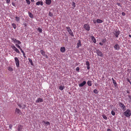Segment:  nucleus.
I'll use <instances>...</instances> for the list:
<instances>
[{
    "instance_id": "obj_1",
    "label": "nucleus",
    "mask_w": 131,
    "mask_h": 131,
    "mask_svg": "<svg viewBox=\"0 0 131 131\" xmlns=\"http://www.w3.org/2000/svg\"><path fill=\"white\" fill-rule=\"evenodd\" d=\"M14 59L16 66L17 67H19V60L17 57H15L14 58Z\"/></svg>"
},
{
    "instance_id": "obj_2",
    "label": "nucleus",
    "mask_w": 131,
    "mask_h": 131,
    "mask_svg": "<svg viewBox=\"0 0 131 131\" xmlns=\"http://www.w3.org/2000/svg\"><path fill=\"white\" fill-rule=\"evenodd\" d=\"M113 33L116 37H118L119 35L120 31L117 29L115 30L113 32Z\"/></svg>"
},
{
    "instance_id": "obj_3",
    "label": "nucleus",
    "mask_w": 131,
    "mask_h": 131,
    "mask_svg": "<svg viewBox=\"0 0 131 131\" xmlns=\"http://www.w3.org/2000/svg\"><path fill=\"white\" fill-rule=\"evenodd\" d=\"M119 105L122 110L124 111L125 110L126 107L121 102H119Z\"/></svg>"
},
{
    "instance_id": "obj_4",
    "label": "nucleus",
    "mask_w": 131,
    "mask_h": 131,
    "mask_svg": "<svg viewBox=\"0 0 131 131\" xmlns=\"http://www.w3.org/2000/svg\"><path fill=\"white\" fill-rule=\"evenodd\" d=\"M11 47L17 53H19L20 52L19 50L14 45H11Z\"/></svg>"
},
{
    "instance_id": "obj_5",
    "label": "nucleus",
    "mask_w": 131,
    "mask_h": 131,
    "mask_svg": "<svg viewBox=\"0 0 131 131\" xmlns=\"http://www.w3.org/2000/svg\"><path fill=\"white\" fill-rule=\"evenodd\" d=\"M84 27L85 30L87 31H89L90 30V27L88 24H85L84 25Z\"/></svg>"
},
{
    "instance_id": "obj_6",
    "label": "nucleus",
    "mask_w": 131,
    "mask_h": 131,
    "mask_svg": "<svg viewBox=\"0 0 131 131\" xmlns=\"http://www.w3.org/2000/svg\"><path fill=\"white\" fill-rule=\"evenodd\" d=\"M96 53L97 54L101 57H103V55L102 53L99 50H96Z\"/></svg>"
},
{
    "instance_id": "obj_7",
    "label": "nucleus",
    "mask_w": 131,
    "mask_h": 131,
    "mask_svg": "<svg viewBox=\"0 0 131 131\" xmlns=\"http://www.w3.org/2000/svg\"><path fill=\"white\" fill-rule=\"evenodd\" d=\"M17 105L20 108L22 109L25 108L26 105L25 104H17Z\"/></svg>"
},
{
    "instance_id": "obj_8",
    "label": "nucleus",
    "mask_w": 131,
    "mask_h": 131,
    "mask_svg": "<svg viewBox=\"0 0 131 131\" xmlns=\"http://www.w3.org/2000/svg\"><path fill=\"white\" fill-rule=\"evenodd\" d=\"M114 48L115 50H119L120 48L119 46L117 43L114 46Z\"/></svg>"
},
{
    "instance_id": "obj_9",
    "label": "nucleus",
    "mask_w": 131,
    "mask_h": 131,
    "mask_svg": "<svg viewBox=\"0 0 131 131\" xmlns=\"http://www.w3.org/2000/svg\"><path fill=\"white\" fill-rule=\"evenodd\" d=\"M124 113L125 114V115H131V111L127 109L126 111Z\"/></svg>"
},
{
    "instance_id": "obj_10",
    "label": "nucleus",
    "mask_w": 131,
    "mask_h": 131,
    "mask_svg": "<svg viewBox=\"0 0 131 131\" xmlns=\"http://www.w3.org/2000/svg\"><path fill=\"white\" fill-rule=\"evenodd\" d=\"M15 112L16 114H20L21 113V111L19 109L16 108L15 110Z\"/></svg>"
},
{
    "instance_id": "obj_11",
    "label": "nucleus",
    "mask_w": 131,
    "mask_h": 131,
    "mask_svg": "<svg viewBox=\"0 0 131 131\" xmlns=\"http://www.w3.org/2000/svg\"><path fill=\"white\" fill-rule=\"evenodd\" d=\"M90 38H91L93 42L94 43H95L96 42V39L95 38V37L93 36H90Z\"/></svg>"
},
{
    "instance_id": "obj_12",
    "label": "nucleus",
    "mask_w": 131,
    "mask_h": 131,
    "mask_svg": "<svg viewBox=\"0 0 131 131\" xmlns=\"http://www.w3.org/2000/svg\"><path fill=\"white\" fill-rule=\"evenodd\" d=\"M81 46V41L80 40L78 41V42L77 43V46L76 48H78L80 47Z\"/></svg>"
},
{
    "instance_id": "obj_13",
    "label": "nucleus",
    "mask_w": 131,
    "mask_h": 131,
    "mask_svg": "<svg viewBox=\"0 0 131 131\" xmlns=\"http://www.w3.org/2000/svg\"><path fill=\"white\" fill-rule=\"evenodd\" d=\"M86 83L85 81H84L82 83L80 84H79V86L80 87H82L86 84Z\"/></svg>"
},
{
    "instance_id": "obj_14",
    "label": "nucleus",
    "mask_w": 131,
    "mask_h": 131,
    "mask_svg": "<svg viewBox=\"0 0 131 131\" xmlns=\"http://www.w3.org/2000/svg\"><path fill=\"white\" fill-rule=\"evenodd\" d=\"M43 100L42 99L39 98H38L37 100L36 101V103H38L39 102H41L43 101Z\"/></svg>"
},
{
    "instance_id": "obj_15",
    "label": "nucleus",
    "mask_w": 131,
    "mask_h": 131,
    "mask_svg": "<svg viewBox=\"0 0 131 131\" xmlns=\"http://www.w3.org/2000/svg\"><path fill=\"white\" fill-rule=\"evenodd\" d=\"M65 48L64 47H62L60 49L61 51L63 53L65 52Z\"/></svg>"
},
{
    "instance_id": "obj_16",
    "label": "nucleus",
    "mask_w": 131,
    "mask_h": 131,
    "mask_svg": "<svg viewBox=\"0 0 131 131\" xmlns=\"http://www.w3.org/2000/svg\"><path fill=\"white\" fill-rule=\"evenodd\" d=\"M36 4L37 5H40L41 6H42L43 5V2L42 1H38Z\"/></svg>"
},
{
    "instance_id": "obj_17",
    "label": "nucleus",
    "mask_w": 131,
    "mask_h": 131,
    "mask_svg": "<svg viewBox=\"0 0 131 131\" xmlns=\"http://www.w3.org/2000/svg\"><path fill=\"white\" fill-rule=\"evenodd\" d=\"M51 0H46V3L47 5H50L51 3Z\"/></svg>"
},
{
    "instance_id": "obj_18",
    "label": "nucleus",
    "mask_w": 131,
    "mask_h": 131,
    "mask_svg": "<svg viewBox=\"0 0 131 131\" xmlns=\"http://www.w3.org/2000/svg\"><path fill=\"white\" fill-rule=\"evenodd\" d=\"M96 21L97 23H102L103 22V21L102 20L99 19L96 20Z\"/></svg>"
},
{
    "instance_id": "obj_19",
    "label": "nucleus",
    "mask_w": 131,
    "mask_h": 131,
    "mask_svg": "<svg viewBox=\"0 0 131 131\" xmlns=\"http://www.w3.org/2000/svg\"><path fill=\"white\" fill-rule=\"evenodd\" d=\"M68 32H69V34L72 36H73L74 35L73 34V33L72 31V30L71 29L69 31H68Z\"/></svg>"
},
{
    "instance_id": "obj_20",
    "label": "nucleus",
    "mask_w": 131,
    "mask_h": 131,
    "mask_svg": "<svg viewBox=\"0 0 131 131\" xmlns=\"http://www.w3.org/2000/svg\"><path fill=\"white\" fill-rule=\"evenodd\" d=\"M15 20L17 22H19L20 21V18L19 17L16 16L15 17Z\"/></svg>"
},
{
    "instance_id": "obj_21",
    "label": "nucleus",
    "mask_w": 131,
    "mask_h": 131,
    "mask_svg": "<svg viewBox=\"0 0 131 131\" xmlns=\"http://www.w3.org/2000/svg\"><path fill=\"white\" fill-rule=\"evenodd\" d=\"M87 83L88 85H89V86H91L92 85L91 82L89 80L87 82Z\"/></svg>"
},
{
    "instance_id": "obj_22",
    "label": "nucleus",
    "mask_w": 131,
    "mask_h": 131,
    "mask_svg": "<svg viewBox=\"0 0 131 131\" xmlns=\"http://www.w3.org/2000/svg\"><path fill=\"white\" fill-rule=\"evenodd\" d=\"M40 52L41 54L43 56H45V52L42 50H41L40 51Z\"/></svg>"
},
{
    "instance_id": "obj_23",
    "label": "nucleus",
    "mask_w": 131,
    "mask_h": 131,
    "mask_svg": "<svg viewBox=\"0 0 131 131\" xmlns=\"http://www.w3.org/2000/svg\"><path fill=\"white\" fill-rule=\"evenodd\" d=\"M28 60H29V61L30 62L32 66H33V64L32 60L30 58H28Z\"/></svg>"
},
{
    "instance_id": "obj_24",
    "label": "nucleus",
    "mask_w": 131,
    "mask_h": 131,
    "mask_svg": "<svg viewBox=\"0 0 131 131\" xmlns=\"http://www.w3.org/2000/svg\"><path fill=\"white\" fill-rule=\"evenodd\" d=\"M28 13L29 15V16L31 18H32L33 17V16L32 14L30 12H28Z\"/></svg>"
},
{
    "instance_id": "obj_25",
    "label": "nucleus",
    "mask_w": 131,
    "mask_h": 131,
    "mask_svg": "<svg viewBox=\"0 0 131 131\" xmlns=\"http://www.w3.org/2000/svg\"><path fill=\"white\" fill-rule=\"evenodd\" d=\"M12 26L13 28L15 29H16V25L14 23H12Z\"/></svg>"
},
{
    "instance_id": "obj_26",
    "label": "nucleus",
    "mask_w": 131,
    "mask_h": 131,
    "mask_svg": "<svg viewBox=\"0 0 131 131\" xmlns=\"http://www.w3.org/2000/svg\"><path fill=\"white\" fill-rule=\"evenodd\" d=\"M37 30L40 33H41L42 31V29L40 28H38L37 29Z\"/></svg>"
},
{
    "instance_id": "obj_27",
    "label": "nucleus",
    "mask_w": 131,
    "mask_h": 131,
    "mask_svg": "<svg viewBox=\"0 0 131 131\" xmlns=\"http://www.w3.org/2000/svg\"><path fill=\"white\" fill-rule=\"evenodd\" d=\"M11 39L12 40H13V41L14 42V43L16 42L18 40L16 39H14V38H11Z\"/></svg>"
},
{
    "instance_id": "obj_28",
    "label": "nucleus",
    "mask_w": 131,
    "mask_h": 131,
    "mask_svg": "<svg viewBox=\"0 0 131 131\" xmlns=\"http://www.w3.org/2000/svg\"><path fill=\"white\" fill-rule=\"evenodd\" d=\"M93 92L94 93H95V94H97L98 93V92L97 90V89H95L93 90Z\"/></svg>"
},
{
    "instance_id": "obj_29",
    "label": "nucleus",
    "mask_w": 131,
    "mask_h": 131,
    "mask_svg": "<svg viewBox=\"0 0 131 131\" xmlns=\"http://www.w3.org/2000/svg\"><path fill=\"white\" fill-rule=\"evenodd\" d=\"M45 124H47V125H49L50 124V123L48 121H46V122H45L43 121V122Z\"/></svg>"
},
{
    "instance_id": "obj_30",
    "label": "nucleus",
    "mask_w": 131,
    "mask_h": 131,
    "mask_svg": "<svg viewBox=\"0 0 131 131\" xmlns=\"http://www.w3.org/2000/svg\"><path fill=\"white\" fill-rule=\"evenodd\" d=\"M106 41V39L105 38H104L102 40V42L103 43H105Z\"/></svg>"
},
{
    "instance_id": "obj_31",
    "label": "nucleus",
    "mask_w": 131,
    "mask_h": 131,
    "mask_svg": "<svg viewBox=\"0 0 131 131\" xmlns=\"http://www.w3.org/2000/svg\"><path fill=\"white\" fill-rule=\"evenodd\" d=\"M64 86H60L59 87V89L61 90H62L64 89Z\"/></svg>"
},
{
    "instance_id": "obj_32",
    "label": "nucleus",
    "mask_w": 131,
    "mask_h": 131,
    "mask_svg": "<svg viewBox=\"0 0 131 131\" xmlns=\"http://www.w3.org/2000/svg\"><path fill=\"white\" fill-rule=\"evenodd\" d=\"M49 16L52 17L53 16V15L51 12H49Z\"/></svg>"
},
{
    "instance_id": "obj_33",
    "label": "nucleus",
    "mask_w": 131,
    "mask_h": 131,
    "mask_svg": "<svg viewBox=\"0 0 131 131\" xmlns=\"http://www.w3.org/2000/svg\"><path fill=\"white\" fill-rule=\"evenodd\" d=\"M26 2L27 3L28 5H29L30 4V1L29 0H26Z\"/></svg>"
},
{
    "instance_id": "obj_34",
    "label": "nucleus",
    "mask_w": 131,
    "mask_h": 131,
    "mask_svg": "<svg viewBox=\"0 0 131 131\" xmlns=\"http://www.w3.org/2000/svg\"><path fill=\"white\" fill-rule=\"evenodd\" d=\"M86 66H90V65L89 62L88 61L86 62Z\"/></svg>"
},
{
    "instance_id": "obj_35",
    "label": "nucleus",
    "mask_w": 131,
    "mask_h": 131,
    "mask_svg": "<svg viewBox=\"0 0 131 131\" xmlns=\"http://www.w3.org/2000/svg\"><path fill=\"white\" fill-rule=\"evenodd\" d=\"M102 116L106 120L107 119V117L105 116V115H102Z\"/></svg>"
},
{
    "instance_id": "obj_36",
    "label": "nucleus",
    "mask_w": 131,
    "mask_h": 131,
    "mask_svg": "<svg viewBox=\"0 0 131 131\" xmlns=\"http://www.w3.org/2000/svg\"><path fill=\"white\" fill-rule=\"evenodd\" d=\"M16 46L19 49H21V48L20 47V46L18 45H17V44H16Z\"/></svg>"
},
{
    "instance_id": "obj_37",
    "label": "nucleus",
    "mask_w": 131,
    "mask_h": 131,
    "mask_svg": "<svg viewBox=\"0 0 131 131\" xmlns=\"http://www.w3.org/2000/svg\"><path fill=\"white\" fill-rule=\"evenodd\" d=\"M113 83L114 84L115 86H116V85L117 84L116 81L115 80L113 81Z\"/></svg>"
},
{
    "instance_id": "obj_38",
    "label": "nucleus",
    "mask_w": 131,
    "mask_h": 131,
    "mask_svg": "<svg viewBox=\"0 0 131 131\" xmlns=\"http://www.w3.org/2000/svg\"><path fill=\"white\" fill-rule=\"evenodd\" d=\"M67 31H69L71 29H70V27H66Z\"/></svg>"
},
{
    "instance_id": "obj_39",
    "label": "nucleus",
    "mask_w": 131,
    "mask_h": 131,
    "mask_svg": "<svg viewBox=\"0 0 131 131\" xmlns=\"http://www.w3.org/2000/svg\"><path fill=\"white\" fill-rule=\"evenodd\" d=\"M72 5L74 7H75V3L74 2H72Z\"/></svg>"
},
{
    "instance_id": "obj_40",
    "label": "nucleus",
    "mask_w": 131,
    "mask_h": 131,
    "mask_svg": "<svg viewBox=\"0 0 131 131\" xmlns=\"http://www.w3.org/2000/svg\"><path fill=\"white\" fill-rule=\"evenodd\" d=\"M12 127H13V126L12 124H10L9 126V129H12Z\"/></svg>"
},
{
    "instance_id": "obj_41",
    "label": "nucleus",
    "mask_w": 131,
    "mask_h": 131,
    "mask_svg": "<svg viewBox=\"0 0 131 131\" xmlns=\"http://www.w3.org/2000/svg\"><path fill=\"white\" fill-rule=\"evenodd\" d=\"M23 25L26 27L27 26V23L25 22H24L23 23Z\"/></svg>"
},
{
    "instance_id": "obj_42",
    "label": "nucleus",
    "mask_w": 131,
    "mask_h": 131,
    "mask_svg": "<svg viewBox=\"0 0 131 131\" xmlns=\"http://www.w3.org/2000/svg\"><path fill=\"white\" fill-rule=\"evenodd\" d=\"M8 70L10 71H13L11 67H9L8 68Z\"/></svg>"
},
{
    "instance_id": "obj_43",
    "label": "nucleus",
    "mask_w": 131,
    "mask_h": 131,
    "mask_svg": "<svg viewBox=\"0 0 131 131\" xmlns=\"http://www.w3.org/2000/svg\"><path fill=\"white\" fill-rule=\"evenodd\" d=\"M112 115H115V113L113 111H111Z\"/></svg>"
},
{
    "instance_id": "obj_44",
    "label": "nucleus",
    "mask_w": 131,
    "mask_h": 131,
    "mask_svg": "<svg viewBox=\"0 0 131 131\" xmlns=\"http://www.w3.org/2000/svg\"><path fill=\"white\" fill-rule=\"evenodd\" d=\"M116 4L118 6H119L120 7H122L120 4L119 3H117Z\"/></svg>"
},
{
    "instance_id": "obj_45",
    "label": "nucleus",
    "mask_w": 131,
    "mask_h": 131,
    "mask_svg": "<svg viewBox=\"0 0 131 131\" xmlns=\"http://www.w3.org/2000/svg\"><path fill=\"white\" fill-rule=\"evenodd\" d=\"M16 42H17L19 45L21 43V42L18 40H17Z\"/></svg>"
},
{
    "instance_id": "obj_46",
    "label": "nucleus",
    "mask_w": 131,
    "mask_h": 131,
    "mask_svg": "<svg viewBox=\"0 0 131 131\" xmlns=\"http://www.w3.org/2000/svg\"><path fill=\"white\" fill-rule=\"evenodd\" d=\"M79 67H77L76 69V70L77 71H79Z\"/></svg>"
},
{
    "instance_id": "obj_47",
    "label": "nucleus",
    "mask_w": 131,
    "mask_h": 131,
    "mask_svg": "<svg viewBox=\"0 0 131 131\" xmlns=\"http://www.w3.org/2000/svg\"><path fill=\"white\" fill-rule=\"evenodd\" d=\"M6 2L7 3H9L10 2V0H6Z\"/></svg>"
},
{
    "instance_id": "obj_48",
    "label": "nucleus",
    "mask_w": 131,
    "mask_h": 131,
    "mask_svg": "<svg viewBox=\"0 0 131 131\" xmlns=\"http://www.w3.org/2000/svg\"><path fill=\"white\" fill-rule=\"evenodd\" d=\"M122 14L123 16H125V14L124 12H122Z\"/></svg>"
},
{
    "instance_id": "obj_49",
    "label": "nucleus",
    "mask_w": 131,
    "mask_h": 131,
    "mask_svg": "<svg viewBox=\"0 0 131 131\" xmlns=\"http://www.w3.org/2000/svg\"><path fill=\"white\" fill-rule=\"evenodd\" d=\"M46 58H48V57L47 54H45V56H44Z\"/></svg>"
},
{
    "instance_id": "obj_50",
    "label": "nucleus",
    "mask_w": 131,
    "mask_h": 131,
    "mask_svg": "<svg viewBox=\"0 0 131 131\" xmlns=\"http://www.w3.org/2000/svg\"><path fill=\"white\" fill-rule=\"evenodd\" d=\"M20 50L21 51V52L23 54L25 53L24 51L22 50L21 49H20Z\"/></svg>"
},
{
    "instance_id": "obj_51",
    "label": "nucleus",
    "mask_w": 131,
    "mask_h": 131,
    "mask_svg": "<svg viewBox=\"0 0 131 131\" xmlns=\"http://www.w3.org/2000/svg\"><path fill=\"white\" fill-rule=\"evenodd\" d=\"M87 69L88 70H89L90 69V66H87Z\"/></svg>"
},
{
    "instance_id": "obj_52",
    "label": "nucleus",
    "mask_w": 131,
    "mask_h": 131,
    "mask_svg": "<svg viewBox=\"0 0 131 131\" xmlns=\"http://www.w3.org/2000/svg\"><path fill=\"white\" fill-rule=\"evenodd\" d=\"M12 5L14 6H15V3H13L12 2Z\"/></svg>"
},
{
    "instance_id": "obj_53",
    "label": "nucleus",
    "mask_w": 131,
    "mask_h": 131,
    "mask_svg": "<svg viewBox=\"0 0 131 131\" xmlns=\"http://www.w3.org/2000/svg\"><path fill=\"white\" fill-rule=\"evenodd\" d=\"M23 54V56L24 57V58H26V57L25 56V53H24V54Z\"/></svg>"
},
{
    "instance_id": "obj_54",
    "label": "nucleus",
    "mask_w": 131,
    "mask_h": 131,
    "mask_svg": "<svg viewBox=\"0 0 131 131\" xmlns=\"http://www.w3.org/2000/svg\"><path fill=\"white\" fill-rule=\"evenodd\" d=\"M99 44L101 45H103V44L101 42H100L99 43Z\"/></svg>"
},
{
    "instance_id": "obj_55",
    "label": "nucleus",
    "mask_w": 131,
    "mask_h": 131,
    "mask_svg": "<svg viewBox=\"0 0 131 131\" xmlns=\"http://www.w3.org/2000/svg\"><path fill=\"white\" fill-rule=\"evenodd\" d=\"M127 80H128V82H129V83H130V84H131V82L128 79Z\"/></svg>"
},
{
    "instance_id": "obj_56",
    "label": "nucleus",
    "mask_w": 131,
    "mask_h": 131,
    "mask_svg": "<svg viewBox=\"0 0 131 131\" xmlns=\"http://www.w3.org/2000/svg\"><path fill=\"white\" fill-rule=\"evenodd\" d=\"M107 131H112L111 129H108L107 130Z\"/></svg>"
},
{
    "instance_id": "obj_57",
    "label": "nucleus",
    "mask_w": 131,
    "mask_h": 131,
    "mask_svg": "<svg viewBox=\"0 0 131 131\" xmlns=\"http://www.w3.org/2000/svg\"><path fill=\"white\" fill-rule=\"evenodd\" d=\"M93 21V23H94L95 24L96 23V21L95 20H94Z\"/></svg>"
},
{
    "instance_id": "obj_58",
    "label": "nucleus",
    "mask_w": 131,
    "mask_h": 131,
    "mask_svg": "<svg viewBox=\"0 0 131 131\" xmlns=\"http://www.w3.org/2000/svg\"><path fill=\"white\" fill-rule=\"evenodd\" d=\"M127 117H129L130 116V115H125Z\"/></svg>"
},
{
    "instance_id": "obj_59",
    "label": "nucleus",
    "mask_w": 131,
    "mask_h": 131,
    "mask_svg": "<svg viewBox=\"0 0 131 131\" xmlns=\"http://www.w3.org/2000/svg\"><path fill=\"white\" fill-rule=\"evenodd\" d=\"M129 98L131 99V96L130 95H129L128 96Z\"/></svg>"
},
{
    "instance_id": "obj_60",
    "label": "nucleus",
    "mask_w": 131,
    "mask_h": 131,
    "mask_svg": "<svg viewBox=\"0 0 131 131\" xmlns=\"http://www.w3.org/2000/svg\"><path fill=\"white\" fill-rule=\"evenodd\" d=\"M31 0V1L32 2H34V0Z\"/></svg>"
},
{
    "instance_id": "obj_61",
    "label": "nucleus",
    "mask_w": 131,
    "mask_h": 131,
    "mask_svg": "<svg viewBox=\"0 0 131 131\" xmlns=\"http://www.w3.org/2000/svg\"><path fill=\"white\" fill-rule=\"evenodd\" d=\"M112 81H113L114 80V79L113 78H112Z\"/></svg>"
},
{
    "instance_id": "obj_62",
    "label": "nucleus",
    "mask_w": 131,
    "mask_h": 131,
    "mask_svg": "<svg viewBox=\"0 0 131 131\" xmlns=\"http://www.w3.org/2000/svg\"><path fill=\"white\" fill-rule=\"evenodd\" d=\"M129 37H130V38H131V35H129Z\"/></svg>"
},
{
    "instance_id": "obj_63",
    "label": "nucleus",
    "mask_w": 131,
    "mask_h": 131,
    "mask_svg": "<svg viewBox=\"0 0 131 131\" xmlns=\"http://www.w3.org/2000/svg\"><path fill=\"white\" fill-rule=\"evenodd\" d=\"M127 93H129V92H128H128H127Z\"/></svg>"
},
{
    "instance_id": "obj_64",
    "label": "nucleus",
    "mask_w": 131,
    "mask_h": 131,
    "mask_svg": "<svg viewBox=\"0 0 131 131\" xmlns=\"http://www.w3.org/2000/svg\"><path fill=\"white\" fill-rule=\"evenodd\" d=\"M130 1H131V0H129Z\"/></svg>"
}]
</instances>
